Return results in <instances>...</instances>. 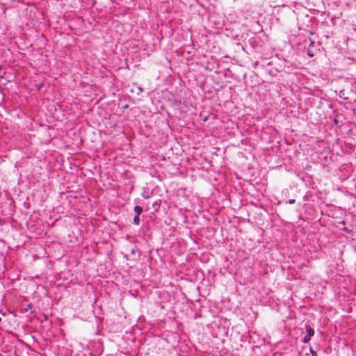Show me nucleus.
Instances as JSON below:
<instances>
[{"mask_svg":"<svg viewBox=\"0 0 356 356\" xmlns=\"http://www.w3.org/2000/svg\"><path fill=\"white\" fill-rule=\"evenodd\" d=\"M92 344V346L96 348L95 353H92L90 350V356H99L102 355L103 352V346L102 343L98 341H96L95 340L90 341V345Z\"/></svg>","mask_w":356,"mask_h":356,"instance_id":"obj_1","label":"nucleus"},{"mask_svg":"<svg viewBox=\"0 0 356 356\" xmlns=\"http://www.w3.org/2000/svg\"><path fill=\"white\" fill-rule=\"evenodd\" d=\"M307 335L308 337H312L314 334V330L309 325H307L305 327Z\"/></svg>","mask_w":356,"mask_h":356,"instance_id":"obj_2","label":"nucleus"},{"mask_svg":"<svg viewBox=\"0 0 356 356\" xmlns=\"http://www.w3.org/2000/svg\"><path fill=\"white\" fill-rule=\"evenodd\" d=\"M134 211L137 213V216H139L143 212V208L138 205H136L134 207Z\"/></svg>","mask_w":356,"mask_h":356,"instance_id":"obj_3","label":"nucleus"},{"mask_svg":"<svg viewBox=\"0 0 356 356\" xmlns=\"http://www.w3.org/2000/svg\"><path fill=\"white\" fill-rule=\"evenodd\" d=\"M133 222L135 224V225H139L140 223V218H139V216H136L134 218V220H133Z\"/></svg>","mask_w":356,"mask_h":356,"instance_id":"obj_4","label":"nucleus"},{"mask_svg":"<svg viewBox=\"0 0 356 356\" xmlns=\"http://www.w3.org/2000/svg\"><path fill=\"white\" fill-rule=\"evenodd\" d=\"M310 339H311V337H308V336H307V335H305V336L304 337V338L302 339V341L304 343H309V342Z\"/></svg>","mask_w":356,"mask_h":356,"instance_id":"obj_5","label":"nucleus"},{"mask_svg":"<svg viewBox=\"0 0 356 356\" xmlns=\"http://www.w3.org/2000/svg\"><path fill=\"white\" fill-rule=\"evenodd\" d=\"M307 54L309 57H313L314 56V54L312 51L310 49H308Z\"/></svg>","mask_w":356,"mask_h":356,"instance_id":"obj_6","label":"nucleus"},{"mask_svg":"<svg viewBox=\"0 0 356 356\" xmlns=\"http://www.w3.org/2000/svg\"><path fill=\"white\" fill-rule=\"evenodd\" d=\"M310 352L312 354V356H318L317 353L314 351L313 349L310 348Z\"/></svg>","mask_w":356,"mask_h":356,"instance_id":"obj_7","label":"nucleus"},{"mask_svg":"<svg viewBox=\"0 0 356 356\" xmlns=\"http://www.w3.org/2000/svg\"><path fill=\"white\" fill-rule=\"evenodd\" d=\"M294 202H295V200H292V199H291V200H289V204H293V203H294Z\"/></svg>","mask_w":356,"mask_h":356,"instance_id":"obj_8","label":"nucleus"},{"mask_svg":"<svg viewBox=\"0 0 356 356\" xmlns=\"http://www.w3.org/2000/svg\"><path fill=\"white\" fill-rule=\"evenodd\" d=\"M334 124H338V121H337L336 119H334Z\"/></svg>","mask_w":356,"mask_h":356,"instance_id":"obj_9","label":"nucleus"},{"mask_svg":"<svg viewBox=\"0 0 356 356\" xmlns=\"http://www.w3.org/2000/svg\"><path fill=\"white\" fill-rule=\"evenodd\" d=\"M310 42H311V45H313L314 44V41L310 40Z\"/></svg>","mask_w":356,"mask_h":356,"instance_id":"obj_10","label":"nucleus"},{"mask_svg":"<svg viewBox=\"0 0 356 356\" xmlns=\"http://www.w3.org/2000/svg\"><path fill=\"white\" fill-rule=\"evenodd\" d=\"M138 89H139V90H140V91H143V89L141 87H139V88H138Z\"/></svg>","mask_w":356,"mask_h":356,"instance_id":"obj_11","label":"nucleus"},{"mask_svg":"<svg viewBox=\"0 0 356 356\" xmlns=\"http://www.w3.org/2000/svg\"><path fill=\"white\" fill-rule=\"evenodd\" d=\"M127 107H128L127 104L124 106V108H127Z\"/></svg>","mask_w":356,"mask_h":356,"instance_id":"obj_12","label":"nucleus"},{"mask_svg":"<svg viewBox=\"0 0 356 356\" xmlns=\"http://www.w3.org/2000/svg\"><path fill=\"white\" fill-rule=\"evenodd\" d=\"M1 321V318L0 317V322Z\"/></svg>","mask_w":356,"mask_h":356,"instance_id":"obj_13","label":"nucleus"}]
</instances>
